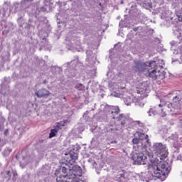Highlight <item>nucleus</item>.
<instances>
[{
  "instance_id": "5",
  "label": "nucleus",
  "mask_w": 182,
  "mask_h": 182,
  "mask_svg": "<svg viewBox=\"0 0 182 182\" xmlns=\"http://www.w3.org/2000/svg\"><path fill=\"white\" fill-rule=\"evenodd\" d=\"M136 134L139 136V140H142V143H146V144H142V147L147 146V144H150V141L149 140V135H146L141 132H136Z\"/></svg>"
},
{
  "instance_id": "18",
  "label": "nucleus",
  "mask_w": 182,
  "mask_h": 182,
  "mask_svg": "<svg viewBox=\"0 0 182 182\" xmlns=\"http://www.w3.org/2000/svg\"><path fill=\"white\" fill-rule=\"evenodd\" d=\"M6 176H9V177H11V171H6Z\"/></svg>"
},
{
  "instance_id": "14",
  "label": "nucleus",
  "mask_w": 182,
  "mask_h": 182,
  "mask_svg": "<svg viewBox=\"0 0 182 182\" xmlns=\"http://www.w3.org/2000/svg\"><path fill=\"white\" fill-rule=\"evenodd\" d=\"M148 113H149V116H154V114H156V113L154 112V109H149Z\"/></svg>"
},
{
  "instance_id": "20",
  "label": "nucleus",
  "mask_w": 182,
  "mask_h": 182,
  "mask_svg": "<svg viewBox=\"0 0 182 182\" xmlns=\"http://www.w3.org/2000/svg\"><path fill=\"white\" fill-rule=\"evenodd\" d=\"M126 104H127V105H129V104H127V102H126Z\"/></svg>"
},
{
  "instance_id": "1",
  "label": "nucleus",
  "mask_w": 182,
  "mask_h": 182,
  "mask_svg": "<svg viewBox=\"0 0 182 182\" xmlns=\"http://www.w3.org/2000/svg\"><path fill=\"white\" fill-rule=\"evenodd\" d=\"M141 66L142 68H146L149 76L150 77H152V79H158L159 80L164 79V73L157 70V65L156 64V62L151 61L150 63H146Z\"/></svg>"
},
{
  "instance_id": "4",
  "label": "nucleus",
  "mask_w": 182,
  "mask_h": 182,
  "mask_svg": "<svg viewBox=\"0 0 182 182\" xmlns=\"http://www.w3.org/2000/svg\"><path fill=\"white\" fill-rule=\"evenodd\" d=\"M153 151L156 156H161L162 157L167 156V149H166V145L161 143H155L153 146Z\"/></svg>"
},
{
  "instance_id": "7",
  "label": "nucleus",
  "mask_w": 182,
  "mask_h": 182,
  "mask_svg": "<svg viewBox=\"0 0 182 182\" xmlns=\"http://www.w3.org/2000/svg\"><path fill=\"white\" fill-rule=\"evenodd\" d=\"M36 94L38 97H43V96L46 95V90L43 88L38 90Z\"/></svg>"
},
{
  "instance_id": "17",
  "label": "nucleus",
  "mask_w": 182,
  "mask_h": 182,
  "mask_svg": "<svg viewBox=\"0 0 182 182\" xmlns=\"http://www.w3.org/2000/svg\"><path fill=\"white\" fill-rule=\"evenodd\" d=\"M159 114L162 117H164L166 116V112L161 111V112H159Z\"/></svg>"
},
{
  "instance_id": "16",
  "label": "nucleus",
  "mask_w": 182,
  "mask_h": 182,
  "mask_svg": "<svg viewBox=\"0 0 182 182\" xmlns=\"http://www.w3.org/2000/svg\"><path fill=\"white\" fill-rule=\"evenodd\" d=\"M132 142L134 143V144H139V139L134 138V139L132 140Z\"/></svg>"
},
{
  "instance_id": "11",
  "label": "nucleus",
  "mask_w": 182,
  "mask_h": 182,
  "mask_svg": "<svg viewBox=\"0 0 182 182\" xmlns=\"http://www.w3.org/2000/svg\"><path fill=\"white\" fill-rule=\"evenodd\" d=\"M137 93H139V95H144L142 96V97H144V95H146V89H144V88H139L137 90Z\"/></svg>"
},
{
  "instance_id": "15",
  "label": "nucleus",
  "mask_w": 182,
  "mask_h": 182,
  "mask_svg": "<svg viewBox=\"0 0 182 182\" xmlns=\"http://www.w3.org/2000/svg\"><path fill=\"white\" fill-rule=\"evenodd\" d=\"M112 96H114V97H120L122 96V95L120 93L114 92L112 94Z\"/></svg>"
},
{
  "instance_id": "2",
  "label": "nucleus",
  "mask_w": 182,
  "mask_h": 182,
  "mask_svg": "<svg viewBox=\"0 0 182 182\" xmlns=\"http://www.w3.org/2000/svg\"><path fill=\"white\" fill-rule=\"evenodd\" d=\"M147 156H149V151L146 148H144L142 151L134 153L132 159L134 163V164H146V161H147Z\"/></svg>"
},
{
  "instance_id": "6",
  "label": "nucleus",
  "mask_w": 182,
  "mask_h": 182,
  "mask_svg": "<svg viewBox=\"0 0 182 182\" xmlns=\"http://www.w3.org/2000/svg\"><path fill=\"white\" fill-rule=\"evenodd\" d=\"M73 173L74 174L75 177H80L82 176V169L79 166H74L73 168Z\"/></svg>"
},
{
  "instance_id": "12",
  "label": "nucleus",
  "mask_w": 182,
  "mask_h": 182,
  "mask_svg": "<svg viewBox=\"0 0 182 182\" xmlns=\"http://www.w3.org/2000/svg\"><path fill=\"white\" fill-rule=\"evenodd\" d=\"M63 126H65V122H60V123L58 122L55 125V127L57 129H62V127H63Z\"/></svg>"
},
{
  "instance_id": "8",
  "label": "nucleus",
  "mask_w": 182,
  "mask_h": 182,
  "mask_svg": "<svg viewBox=\"0 0 182 182\" xmlns=\"http://www.w3.org/2000/svg\"><path fill=\"white\" fill-rule=\"evenodd\" d=\"M56 181L57 182H73L72 178H69V181H66V176H60L57 177L56 178Z\"/></svg>"
},
{
  "instance_id": "19",
  "label": "nucleus",
  "mask_w": 182,
  "mask_h": 182,
  "mask_svg": "<svg viewBox=\"0 0 182 182\" xmlns=\"http://www.w3.org/2000/svg\"><path fill=\"white\" fill-rule=\"evenodd\" d=\"M8 132H9L8 129H5V131H4V136H7L8 135Z\"/></svg>"
},
{
  "instance_id": "13",
  "label": "nucleus",
  "mask_w": 182,
  "mask_h": 182,
  "mask_svg": "<svg viewBox=\"0 0 182 182\" xmlns=\"http://www.w3.org/2000/svg\"><path fill=\"white\" fill-rule=\"evenodd\" d=\"M120 112V109L117 107H114L113 111H112V113H115L117 114Z\"/></svg>"
},
{
  "instance_id": "3",
  "label": "nucleus",
  "mask_w": 182,
  "mask_h": 182,
  "mask_svg": "<svg viewBox=\"0 0 182 182\" xmlns=\"http://www.w3.org/2000/svg\"><path fill=\"white\" fill-rule=\"evenodd\" d=\"M166 174H168V169L166 168V164L161 162L156 166V168L154 171V176L157 178L164 180L166 178Z\"/></svg>"
},
{
  "instance_id": "10",
  "label": "nucleus",
  "mask_w": 182,
  "mask_h": 182,
  "mask_svg": "<svg viewBox=\"0 0 182 182\" xmlns=\"http://www.w3.org/2000/svg\"><path fill=\"white\" fill-rule=\"evenodd\" d=\"M58 134V129H51L50 133L49 134V138L52 139V137H55Z\"/></svg>"
},
{
  "instance_id": "9",
  "label": "nucleus",
  "mask_w": 182,
  "mask_h": 182,
  "mask_svg": "<svg viewBox=\"0 0 182 182\" xmlns=\"http://www.w3.org/2000/svg\"><path fill=\"white\" fill-rule=\"evenodd\" d=\"M70 159L73 161V163H75V161H76V160H77V153H70Z\"/></svg>"
}]
</instances>
